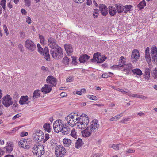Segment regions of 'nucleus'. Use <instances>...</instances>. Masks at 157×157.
I'll use <instances>...</instances> for the list:
<instances>
[{"mask_svg":"<svg viewBox=\"0 0 157 157\" xmlns=\"http://www.w3.org/2000/svg\"><path fill=\"white\" fill-rule=\"evenodd\" d=\"M46 81L48 83L51 84L53 86H55L56 84V79L52 76H48Z\"/></svg>","mask_w":157,"mask_h":157,"instance_id":"13","label":"nucleus"},{"mask_svg":"<svg viewBox=\"0 0 157 157\" xmlns=\"http://www.w3.org/2000/svg\"><path fill=\"white\" fill-rule=\"evenodd\" d=\"M74 117L72 115H68L67 117V121L69 125L72 127L76 125V123L74 121V119L76 120V119L74 118Z\"/></svg>","mask_w":157,"mask_h":157,"instance_id":"15","label":"nucleus"},{"mask_svg":"<svg viewBox=\"0 0 157 157\" xmlns=\"http://www.w3.org/2000/svg\"><path fill=\"white\" fill-rule=\"evenodd\" d=\"M129 119V118H124L121 120L120 122L122 123H125V122L128 121Z\"/></svg>","mask_w":157,"mask_h":157,"instance_id":"58","label":"nucleus"},{"mask_svg":"<svg viewBox=\"0 0 157 157\" xmlns=\"http://www.w3.org/2000/svg\"><path fill=\"white\" fill-rule=\"evenodd\" d=\"M70 60V59L68 58L67 56H66L63 58L62 62L63 64L65 65H68Z\"/></svg>","mask_w":157,"mask_h":157,"instance_id":"37","label":"nucleus"},{"mask_svg":"<svg viewBox=\"0 0 157 157\" xmlns=\"http://www.w3.org/2000/svg\"><path fill=\"white\" fill-rule=\"evenodd\" d=\"M45 138L43 141L44 143L46 142L48 140L49 138V135L48 134H45Z\"/></svg>","mask_w":157,"mask_h":157,"instance_id":"49","label":"nucleus"},{"mask_svg":"<svg viewBox=\"0 0 157 157\" xmlns=\"http://www.w3.org/2000/svg\"><path fill=\"white\" fill-rule=\"evenodd\" d=\"M4 28L5 33H6V35H7L8 34H9L8 32H7V31H8V29L6 26V25H4Z\"/></svg>","mask_w":157,"mask_h":157,"instance_id":"59","label":"nucleus"},{"mask_svg":"<svg viewBox=\"0 0 157 157\" xmlns=\"http://www.w3.org/2000/svg\"><path fill=\"white\" fill-rule=\"evenodd\" d=\"M115 7L118 13H121L124 10V7L121 4H116L115 5Z\"/></svg>","mask_w":157,"mask_h":157,"instance_id":"28","label":"nucleus"},{"mask_svg":"<svg viewBox=\"0 0 157 157\" xmlns=\"http://www.w3.org/2000/svg\"><path fill=\"white\" fill-rule=\"evenodd\" d=\"M101 76L102 78H108L109 77V75L107 73H104L102 74Z\"/></svg>","mask_w":157,"mask_h":157,"instance_id":"62","label":"nucleus"},{"mask_svg":"<svg viewBox=\"0 0 157 157\" xmlns=\"http://www.w3.org/2000/svg\"><path fill=\"white\" fill-rule=\"evenodd\" d=\"M152 61L154 62L157 61V48L155 46H153L151 49Z\"/></svg>","mask_w":157,"mask_h":157,"instance_id":"12","label":"nucleus"},{"mask_svg":"<svg viewBox=\"0 0 157 157\" xmlns=\"http://www.w3.org/2000/svg\"><path fill=\"white\" fill-rule=\"evenodd\" d=\"M101 14L105 16L108 14V8L104 4H100L99 6Z\"/></svg>","mask_w":157,"mask_h":157,"instance_id":"17","label":"nucleus"},{"mask_svg":"<svg viewBox=\"0 0 157 157\" xmlns=\"http://www.w3.org/2000/svg\"><path fill=\"white\" fill-rule=\"evenodd\" d=\"M149 48L147 47L145 49V57L146 60L149 65L151 64V58L150 55Z\"/></svg>","mask_w":157,"mask_h":157,"instance_id":"14","label":"nucleus"},{"mask_svg":"<svg viewBox=\"0 0 157 157\" xmlns=\"http://www.w3.org/2000/svg\"><path fill=\"white\" fill-rule=\"evenodd\" d=\"M89 122L88 116L85 114H82L78 120V127L83 129L87 126Z\"/></svg>","mask_w":157,"mask_h":157,"instance_id":"3","label":"nucleus"},{"mask_svg":"<svg viewBox=\"0 0 157 157\" xmlns=\"http://www.w3.org/2000/svg\"><path fill=\"white\" fill-rule=\"evenodd\" d=\"M132 71L134 74H136L139 76H141L142 75V72L140 69H134L132 70Z\"/></svg>","mask_w":157,"mask_h":157,"instance_id":"33","label":"nucleus"},{"mask_svg":"<svg viewBox=\"0 0 157 157\" xmlns=\"http://www.w3.org/2000/svg\"><path fill=\"white\" fill-rule=\"evenodd\" d=\"M25 47L31 52L34 51L36 48V46L31 40L27 39L25 41Z\"/></svg>","mask_w":157,"mask_h":157,"instance_id":"8","label":"nucleus"},{"mask_svg":"<svg viewBox=\"0 0 157 157\" xmlns=\"http://www.w3.org/2000/svg\"><path fill=\"white\" fill-rule=\"evenodd\" d=\"M135 151V150H133L131 149H128L127 150V152L129 153H133Z\"/></svg>","mask_w":157,"mask_h":157,"instance_id":"60","label":"nucleus"},{"mask_svg":"<svg viewBox=\"0 0 157 157\" xmlns=\"http://www.w3.org/2000/svg\"><path fill=\"white\" fill-rule=\"evenodd\" d=\"M44 87H42L41 91L44 94H47L50 92L52 90L51 86L48 84H45Z\"/></svg>","mask_w":157,"mask_h":157,"instance_id":"22","label":"nucleus"},{"mask_svg":"<svg viewBox=\"0 0 157 157\" xmlns=\"http://www.w3.org/2000/svg\"><path fill=\"white\" fill-rule=\"evenodd\" d=\"M42 55L44 56V57L47 61H49L50 60V56L49 54V51L47 47H45L43 51V54Z\"/></svg>","mask_w":157,"mask_h":157,"instance_id":"18","label":"nucleus"},{"mask_svg":"<svg viewBox=\"0 0 157 157\" xmlns=\"http://www.w3.org/2000/svg\"><path fill=\"white\" fill-rule=\"evenodd\" d=\"M146 3L144 0H143L140 2L138 5V6L140 9H142L143 8L144 6H146Z\"/></svg>","mask_w":157,"mask_h":157,"instance_id":"36","label":"nucleus"},{"mask_svg":"<svg viewBox=\"0 0 157 157\" xmlns=\"http://www.w3.org/2000/svg\"><path fill=\"white\" fill-rule=\"evenodd\" d=\"M28 97L27 96H21L20 99L19 103L21 105H22L25 104H28L30 102V101H29L28 102H26V101H28Z\"/></svg>","mask_w":157,"mask_h":157,"instance_id":"21","label":"nucleus"},{"mask_svg":"<svg viewBox=\"0 0 157 157\" xmlns=\"http://www.w3.org/2000/svg\"><path fill=\"white\" fill-rule=\"evenodd\" d=\"M109 13L110 15L114 16L116 13L117 11L115 8L113 6H109Z\"/></svg>","mask_w":157,"mask_h":157,"instance_id":"29","label":"nucleus"},{"mask_svg":"<svg viewBox=\"0 0 157 157\" xmlns=\"http://www.w3.org/2000/svg\"><path fill=\"white\" fill-rule=\"evenodd\" d=\"M89 98L90 99L93 100H97V97L95 96L92 95L90 96Z\"/></svg>","mask_w":157,"mask_h":157,"instance_id":"56","label":"nucleus"},{"mask_svg":"<svg viewBox=\"0 0 157 157\" xmlns=\"http://www.w3.org/2000/svg\"><path fill=\"white\" fill-rule=\"evenodd\" d=\"M26 22L28 24H30L31 23V20L30 17H28L26 19Z\"/></svg>","mask_w":157,"mask_h":157,"instance_id":"55","label":"nucleus"},{"mask_svg":"<svg viewBox=\"0 0 157 157\" xmlns=\"http://www.w3.org/2000/svg\"><path fill=\"white\" fill-rule=\"evenodd\" d=\"M2 103L6 107H9L13 104L12 98L9 95H6L3 98Z\"/></svg>","mask_w":157,"mask_h":157,"instance_id":"9","label":"nucleus"},{"mask_svg":"<svg viewBox=\"0 0 157 157\" xmlns=\"http://www.w3.org/2000/svg\"><path fill=\"white\" fill-rule=\"evenodd\" d=\"M44 135L42 131L41 130H36L35 134L34 140L38 142H40L43 140Z\"/></svg>","mask_w":157,"mask_h":157,"instance_id":"10","label":"nucleus"},{"mask_svg":"<svg viewBox=\"0 0 157 157\" xmlns=\"http://www.w3.org/2000/svg\"><path fill=\"white\" fill-rule=\"evenodd\" d=\"M124 65L125 66L124 68V69L123 71H126V73L128 74L129 73L130 71L132 70V65L130 63H128L126 64H124Z\"/></svg>","mask_w":157,"mask_h":157,"instance_id":"24","label":"nucleus"},{"mask_svg":"<svg viewBox=\"0 0 157 157\" xmlns=\"http://www.w3.org/2000/svg\"><path fill=\"white\" fill-rule=\"evenodd\" d=\"M20 37L22 39H24L25 37V33L23 31H21L20 32Z\"/></svg>","mask_w":157,"mask_h":157,"instance_id":"51","label":"nucleus"},{"mask_svg":"<svg viewBox=\"0 0 157 157\" xmlns=\"http://www.w3.org/2000/svg\"><path fill=\"white\" fill-rule=\"evenodd\" d=\"M45 131L47 132L48 133H50L51 131V128H50V124L48 123H45L43 126Z\"/></svg>","mask_w":157,"mask_h":157,"instance_id":"30","label":"nucleus"},{"mask_svg":"<svg viewBox=\"0 0 157 157\" xmlns=\"http://www.w3.org/2000/svg\"><path fill=\"white\" fill-rule=\"evenodd\" d=\"M5 153L4 151L0 148V157H1Z\"/></svg>","mask_w":157,"mask_h":157,"instance_id":"63","label":"nucleus"},{"mask_svg":"<svg viewBox=\"0 0 157 157\" xmlns=\"http://www.w3.org/2000/svg\"><path fill=\"white\" fill-rule=\"evenodd\" d=\"M55 153L57 157H63L66 153V150L62 145H58L55 148Z\"/></svg>","mask_w":157,"mask_h":157,"instance_id":"6","label":"nucleus"},{"mask_svg":"<svg viewBox=\"0 0 157 157\" xmlns=\"http://www.w3.org/2000/svg\"><path fill=\"white\" fill-rule=\"evenodd\" d=\"M70 115H72V116L74 117V118L76 119V120H78L79 119V117H78V113H71Z\"/></svg>","mask_w":157,"mask_h":157,"instance_id":"50","label":"nucleus"},{"mask_svg":"<svg viewBox=\"0 0 157 157\" xmlns=\"http://www.w3.org/2000/svg\"><path fill=\"white\" fill-rule=\"evenodd\" d=\"M28 135V133L26 132H21V137H24L27 136Z\"/></svg>","mask_w":157,"mask_h":157,"instance_id":"54","label":"nucleus"},{"mask_svg":"<svg viewBox=\"0 0 157 157\" xmlns=\"http://www.w3.org/2000/svg\"><path fill=\"white\" fill-rule=\"evenodd\" d=\"M69 126L67 124L64 125L63 127L62 128V132L64 135H67L70 133L71 130Z\"/></svg>","mask_w":157,"mask_h":157,"instance_id":"23","label":"nucleus"},{"mask_svg":"<svg viewBox=\"0 0 157 157\" xmlns=\"http://www.w3.org/2000/svg\"><path fill=\"white\" fill-rule=\"evenodd\" d=\"M48 43L49 46L51 48V49L58 46L56 40L52 37H50L48 39Z\"/></svg>","mask_w":157,"mask_h":157,"instance_id":"16","label":"nucleus"},{"mask_svg":"<svg viewBox=\"0 0 157 157\" xmlns=\"http://www.w3.org/2000/svg\"><path fill=\"white\" fill-rule=\"evenodd\" d=\"M64 126V124L61 120L56 121L53 124V127L54 131L56 132H59L62 131V128Z\"/></svg>","mask_w":157,"mask_h":157,"instance_id":"7","label":"nucleus"},{"mask_svg":"<svg viewBox=\"0 0 157 157\" xmlns=\"http://www.w3.org/2000/svg\"><path fill=\"white\" fill-rule=\"evenodd\" d=\"M71 135L74 138L76 139L77 138V136L76 135L75 132V130L74 131L72 130Z\"/></svg>","mask_w":157,"mask_h":157,"instance_id":"48","label":"nucleus"},{"mask_svg":"<svg viewBox=\"0 0 157 157\" xmlns=\"http://www.w3.org/2000/svg\"><path fill=\"white\" fill-rule=\"evenodd\" d=\"M123 113L124 112L118 115H117V116L112 117L110 119V120L111 121H116L120 117H121L122 116Z\"/></svg>","mask_w":157,"mask_h":157,"instance_id":"34","label":"nucleus"},{"mask_svg":"<svg viewBox=\"0 0 157 157\" xmlns=\"http://www.w3.org/2000/svg\"><path fill=\"white\" fill-rule=\"evenodd\" d=\"M21 113L17 114L15 115L12 118L13 120H15L17 118H18L19 117L21 116Z\"/></svg>","mask_w":157,"mask_h":157,"instance_id":"53","label":"nucleus"},{"mask_svg":"<svg viewBox=\"0 0 157 157\" xmlns=\"http://www.w3.org/2000/svg\"><path fill=\"white\" fill-rule=\"evenodd\" d=\"M37 47L38 52L41 54V55H42V54H43L44 51L43 48L41 47L40 45L39 44H37Z\"/></svg>","mask_w":157,"mask_h":157,"instance_id":"40","label":"nucleus"},{"mask_svg":"<svg viewBox=\"0 0 157 157\" xmlns=\"http://www.w3.org/2000/svg\"><path fill=\"white\" fill-rule=\"evenodd\" d=\"M7 146L5 147L7 152L9 153H11L13 149V144L12 143H7Z\"/></svg>","mask_w":157,"mask_h":157,"instance_id":"25","label":"nucleus"},{"mask_svg":"<svg viewBox=\"0 0 157 157\" xmlns=\"http://www.w3.org/2000/svg\"><path fill=\"white\" fill-rule=\"evenodd\" d=\"M83 143L81 139L79 138L77 140L75 144V147L78 148L82 145Z\"/></svg>","mask_w":157,"mask_h":157,"instance_id":"32","label":"nucleus"},{"mask_svg":"<svg viewBox=\"0 0 157 157\" xmlns=\"http://www.w3.org/2000/svg\"><path fill=\"white\" fill-rule=\"evenodd\" d=\"M64 48L68 56H71L73 52L72 46L71 44H67L64 45Z\"/></svg>","mask_w":157,"mask_h":157,"instance_id":"19","label":"nucleus"},{"mask_svg":"<svg viewBox=\"0 0 157 157\" xmlns=\"http://www.w3.org/2000/svg\"><path fill=\"white\" fill-rule=\"evenodd\" d=\"M140 56L139 51L137 49H134L132 53L131 60L133 62H136L139 59Z\"/></svg>","mask_w":157,"mask_h":157,"instance_id":"11","label":"nucleus"},{"mask_svg":"<svg viewBox=\"0 0 157 157\" xmlns=\"http://www.w3.org/2000/svg\"><path fill=\"white\" fill-rule=\"evenodd\" d=\"M90 56L86 54L81 55L79 58V61L80 63H85L90 59Z\"/></svg>","mask_w":157,"mask_h":157,"instance_id":"20","label":"nucleus"},{"mask_svg":"<svg viewBox=\"0 0 157 157\" xmlns=\"http://www.w3.org/2000/svg\"><path fill=\"white\" fill-rule=\"evenodd\" d=\"M106 57L105 56L101 57V55H99V58L98 59L97 63H101L104 61L106 59Z\"/></svg>","mask_w":157,"mask_h":157,"instance_id":"39","label":"nucleus"},{"mask_svg":"<svg viewBox=\"0 0 157 157\" xmlns=\"http://www.w3.org/2000/svg\"><path fill=\"white\" fill-rule=\"evenodd\" d=\"M120 145V144H111L109 145V147L110 148H112L115 150H119Z\"/></svg>","mask_w":157,"mask_h":157,"instance_id":"43","label":"nucleus"},{"mask_svg":"<svg viewBox=\"0 0 157 157\" xmlns=\"http://www.w3.org/2000/svg\"><path fill=\"white\" fill-rule=\"evenodd\" d=\"M40 91L39 90H37L34 91L33 95L31 98L32 99L34 100L35 99L40 96Z\"/></svg>","mask_w":157,"mask_h":157,"instance_id":"27","label":"nucleus"},{"mask_svg":"<svg viewBox=\"0 0 157 157\" xmlns=\"http://www.w3.org/2000/svg\"><path fill=\"white\" fill-rule=\"evenodd\" d=\"M32 152L38 156H41L44 153V149L42 144H35L33 147Z\"/></svg>","mask_w":157,"mask_h":157,"instance_id":"4","label":"nucleus"},{"mask_svg":"<svg viewBox=\"0 0 157 157\" xmlns=\"http://www.w3.org/2000/svg\"><path fill=\"white\" fill-rule=\"evenodd\" d=\"M73 79V77H72L71 76L69 77L68 78H67L66 80V82H71Z\"/></svg>","mask_w":157,"mask_h":157,"instance_id":"52","label":"nucleus"},{"mask_svg":"<svg viewBox=\"0 0 157 157\" xmlns=\"http://www.w3.org/2000/svg\"><path fill=\"white\" fill-rule=\"evenodd\" d=\"M39 37L41 43L42 44H44V43L45 38L44 36L40 34H39Z\"/></svg>","mask_w":157,"mask_h":157,"instance_id":"44","label":"nucleus"},{"mask_svg":"<svg viewBox=\"0 0 157 157\" xmlns=\"http://www.w3.org/2000/svg\"><path fill=\"white\" fill-rule=\"evenodd\" d=\"M99 125L97 120H94L91 123L90 127L82 131V134L84 136L88 137L92 134H94L98 130Z\"/></svg>","mask_w":157,"mask_h":157,"instance_id":"1","label":"nucleus"},{"mask_svg":"<svg viewBox=\"0 0 157 157\" xmlns=\"http://www.w3.org/2000/svg\"><path fill=\"white\" fill-rule=\"evenodd\" d=\"M63 144L66 145V146L68 147L71 143V140L68 139H64L63 140Z\"/></svg>","mask_w":157,"mask_h":157,"instance_id":"35","label":"nucleus"},{"mask_svg":"<svg viewBox=\"0 0 157 157\" xmlns=\"http://www.w3.org/2000/svg\"><path fill=\"white\" fill-rule=\"evenodd\" d=\"M99 14V11L97 9H94L93 13V16L94 18H97Z\"/></svg>","mask_w":157,"mask_h":157,"instance_id":"41","label":"nucleus"},{"mask_svg":"<svg viewBox=\"0 0 157 157\" xmlns=\"http://www.w3.org/2000/svg\"><path fill=\"white\" fill-rule=\"evenodd\" d=\"M100 55H101V54L100 53H99L98 52H97L94 53L93 55V58L91 59L90 60L92 62L96 61L97 62L98 59L99 58Z\"/></svg>","mask_w":157,"mask_h":157,"instance_id":"31","label":"nucleus"},{"mask_svg":"<svg viewBox=\"0 0 157 157\" xmlns=\"http://www.w3.org/2000/svg\"><path fill=\"white\" fill-rule=\"evenodd\" d=\"M22 13L24 15H26L27 13L26 11L24 9H22L21 10Z\"/></svg>","mask_w":157,"mask_h":157,"instance_id":"64","label":"nucleus"},{"mask_svg":"<svg viewBox=\"0 0 157 157\" xmlns=\"http://www.w3.org/2000/svg\"><path fill=\"white\" fill-rule=\"evenodd\" d=\"M150 71L151 69L148 68H146L145 71V74L144 75V77L148 80L150 79Z\"/></svg>","mask_w":157,"mask_h":157,"instance_id":"26","label":"nucleus"},{"mask_svg":"<svg viewBox=\"0 0 157 157\" xmlns=\"http://www.w3.org/2000/svg\"><path fill=\"white\" fill-rule=\"evenodd\" d=\"M32 142L31 139L28 138L21 140L18 142V144L19 146L24 149H28L31 147Z\"/></svg>","mask_w":157,"mask_h":157,"instance_id":"5","label":"nucleus"},{"mask_svg":"<svg viewBox=\"0 0 157 157\" xmlns=\"http://www.w3.org/2000/svg\"><path fill=\"white\" fill-rule=\"evenodd\" d=\"M124 63L122 62V63H121V62H120V60L119 61V65L118 66H120V67H124Z\"/></svg>","mask_w":157,"mask_h":157,"instance_id":"57","label":"nucleus"},{"mask_svg":"<svg viewBox=\"0 0 157 157\" xmlns=\"http://www.w3.org/2000/svg\"><path fill=\"white\" fill-rule=\"evenodd\" d=\"M5 3L6 0H2L1 1L0 4L2 6V8L4 10L5 8Z\"/></svg>","mask_w":157,"mask_h":157,"instance_id":"47","label":"nucleus"},{"mask_svg":"<svg viewBox=\"0 0 157 157\" xmlns=\"http://www.w3.org/2000/svg\"><path fill=\"white\" fill-rule=\"evenodd\" d=\"M50 52L52 57L56 59H61L63 56V50L59 46L51 49Z\"/></svg>","mask_w":157,"mask_h":157,"instance_id":"2","label":"nucleus"},{"mask_svg":"<svg viewBox=\"0 0 157 157\" xmlns=\"http://www.w3.org/2000/svg\"><path fill=\"white\" fill-rule=\"evenodd\" d=\"M152 76L155 78L157 80V69L155 68L151 72Z\"/></svg>","mask_w":157,"mask_h":157,"instance_id":"38","label":"nucleus"},{"mask_svg":"<svg viewBox=\"0 0 157 157\" xmlns=\"http://www.w3.org/2000/svg\"><path fill=\"white\" fill-rule=\"evenodd\" d=\"M51 146H53L55 145L56 144V141L54 139H52L49 142Z\"/></svg>","mask_w":157,"mask_h":157,"instance_id":"46","label":"nucleus"},{"mask_svg":"<svg viewBox=\"0 0 157 157\" xmlns=\"http://www.w3.org/2000/svg\"><path fill=\"white\" fill-rule=\"evenodd\" d=\"M25 5L27 7H29L31 6V0H24Z\"/></svg>","mask_w":157,"mask_h":157,"instance_id":"45","label":"nucleus"},{"mask_svg":"<svg viewBox=\"0 0 157 157\" xmlns=\"http://www.w3.org/2000/svg\"><path fill=\"white\" fill-rule=\"evenodd\" d=\"M131 7V5H126L124 7V13H127L128 11L130 10Z\"/></svg>","mask_w":157,"mask_h":157,"instance_id":"42","label":"nucleus"},{"mask_svg":"<svg viewBox=\"0 0 157 157\" xmlns=\"http://www.w3.org/2000/svg\"><path fill=\"white\" fill-rule=\"evenodd\" d=\"M138 95L135 94H132L130 92V93L129 96H130L132 97H138Z\"/></svg>","mask_w":157,"mask_h":157,"instance_id":"61","label":"nucleus"}]
</instances>
